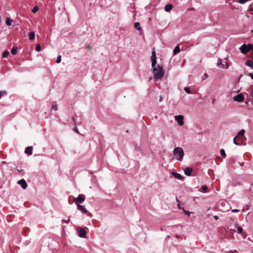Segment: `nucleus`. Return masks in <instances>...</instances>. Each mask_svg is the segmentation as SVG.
Segmentation results:
<instances>
[{"label":"nucleus","mask_w":253,"mask_h":253,"mask_svg":"<svg viewBox=\"0 0 253 253\" xmlns=\"http://www.w3.org/2000/svg\"><path fill=\"white\" fill-rule=\"evenodd\" d=\"M173 155L175 159L179 161H182L184 153L182 148L178 147L174 149Z\"/></svg>","instance_id":"nucleus-1"},{"label":"nucleus","mask_w":253,"mask_h":253,"mask_svg":"<svg viewBox=\"0 0 253 253\" xmlns=\"http://www.w3.org/2000/svg\"><path fill=\"white\" fill-rule=\"evenodd\" d=\"M154 78L155 79H161L164 75V71L162 67L158 65L156 68L153 69Z\"/></svg>","instance_id":"nucleus-2"},{"label":"nucleus","mask_w":253,"mask_h":253,"mask_svg":"<svg viewBox=\"0 0 253 253\" xmlns=\"http://www.w3.org/2000/svg\"><path fill=\"white\" fill-rule=\"evenodd\" d=\"M253 45L251 44H243L240 48L241 52L243 54H246L248 51L251 50Z\"/></svg>","instance_id":"nucleus-3"},{"label":"nucleus","mask_w":253,"mask_h":253,"mask_svg":"<svg viewBox=\"0 0 253 253\" xmlns=\"http://www.w3.org/2000/svg\"><path fill=\"white\" fill-rule=\"evenodd\" d=\"M85 200V196L83 194H80L78 197L74 199V202L76 205L83 203Z\"/></svg>","instance_id":"nucleus-4"},{"label":"nucleus","mask_w":253,"mask_h":253,"mask_svg":"<svg viewBox=\"0 0 253 253\" xmlns=\"http://www.w3.org/2000/svg\"><path fill=\"white\" fill-rule=\"evenodd\" d=\"M244 97L243 94L242 93L238 94L237 95H236V96H235L233 97V100L235 101H237L238 102H242L244 100Z\"/></svg>","instance_id":"nucleus-5"},{"label":"nucleus","mask_w":253,"mask_h":253,"mask_svg":"<svg viewBox=\"0 0 253 253\" xmlns=\"http://www.w3.org/2000/svg\"><path fill=\"white\" fill-rule=\"evenodd\" d=\"M79 235L81 238H85L86 237V231L84 228L79 227L78 228Z\"/></svg>","instance_id":"nucleus-6"},{"label":"nucleus","mask_w":253,"mask_h":253,"mask_svg":"<svg viewBox=\"0 0 253 253\" xmlns=\"http://www.w3.org/2000/svg\"><path fill=\"white\" fill-rule=\"evenodd\" d=\"M175 120L177 121L179 126H182L184 124L183 121V116L181 115H178L175 116Z\"/></svg>","instance_id":"nucleus-7"},{"label":"nucleus","mask_w":253,"mask_h":253,"mask_svg":"<svg viewBox=\"0 0 253 253\" xmlns=\"http://www.w3.org/2000/svg\"><path fill=\"white\" fill-rule=\"evenodd\" d=\"M17 183L18 184L20 185V186L23 189H25L27 187V184L26 181L23 179L19 180Z\"/></svg>","instance_id":"nucleus-8"},{"label":"nucleus","mask_w":253,"mask_h":253,"mask_svg":"<svg viewBox=\"0 0 253 253\" xmlns=\"http://www.w3.org/2000/svg\"><path fill=\"white\" fill-rule=\"evenodd\" d=\"M78 209L80 211L83 213H86L87 212V210L85 209L84 206L81 205L80 204H78L77 205Z\"/></svg>","instance_id":"nucleus-9"},{"label":"nucleus","mask_w":253,"mask_h":253,"mask_svg":"<svg viewBox=\"0 0 253 253\" xmlns=\"http://www.w3.org/2000/svg\"><path fill=\"white\" fill-rule=\"evenodd\" d=\"M193 169L192 168L187 167L184 169V174L187 176H190L192 174Z\"/></svg>","instance_id":"nucleus-10"},{"label":"nucleus","mask_w":253,"mask_h":253,"mask_svg":"<svg viewBox=\"0 0 253 253\" xmlns=\"http://www.w3.org/2000/svg\"><path fill=\"white\" fill-rule=\"evenodd\" d=\"M172 175L175 178L179 180H183L184 179V177L183 176H182L180 174L172 172Z\"/></svg>","instance_id":"nucleus-11"},{"label":"nucleus","mask_w":253,"mask_h":253,"mask_svg":"<svg viewBox=\"0 0 253 253\" xmlns=\"http://www.w3.org/2000/svg\"><path fill=\"white\" fill-rule=\"evenodd\" d=\"M32 150H33V147L29 146V147H26L25 148V153L26 154H28L29 155H32Z\"/></svg>","instance_id":"nucleus-12"},{"label":"nucleus","mask_w":253,"mask_h":253,"mask_svg":"<svg viewBox=\"0 0 253 253\" xmlns=\"http://www.w3.org/2000/svg\"><path fill=\"white\" fill-rule=\"evenodd\" d=\"M245 65L253 69V61H251V60H247L245 63Z\"/></svg>","instance_id":"nucleus-13"},{"label":"nucleus","mask_w":253,"mask_h":253,"mask_svg":"<svg viewBox=\"0 0 253 253\" xmlns=\"http://www.w3.org/2000/svg\"><path fill=\"white\" fill-rule=\"evenodd\" d=\"M234 226L236 228H237L238 233H242L243 229L241 226H239L237 224H235Z\"/></svg>","instance_id":"nucleus-14"},{"label":"nucleus","mask_w":253,"mask_h":253,"mask_svg":"<svg viewBox=\"0 0 253 253\" xmlns=\"http://www.w3.org/2000/svg\"><path fill=\"white\" fill-rule=\"evenodd\" d=\"M180 47H179V45H177L175 46V47L173 49V54L175 55V54L179 53L180 52Z\"/></svg>","instance_id":"nucleus-15"},{"label":"nucleus","mask_w":253,"mask_h":253,"mask_svg":"<svg viewBox=\"0 0 253 253\" xmlns=\"http://www.w3.org/2000/svg\"><path fill=\"white\" fill-rule=\"evenodd\" d=\"M172 8V6L171 4H168L165 7V10L166 11H170Z\"/></svg>","instance_id":"nucleus-16"},{"label":"nucleus","mask_w":253,"mask_h":253,"mask_svg":"<svg viewBox=\"0 0 253 253\" xmlns=\"http://www.w3.org/2000/svg\"><path fill=\"white\" fill-rule=\"evenodd\" d=\"M134 26L136 30H137L138 31L141 30V28L140 27V24L139 22H137L134 23Z\"/></svg>","instance_id":"nucleus-17"},{"label":"nucleus","mask_w":253,"mask_h":253,"mask_svg":"<svg viewBox=\"0 0 253 253\" xmlns=\"http://www.w3.org/2000/svg\"><path fill=\"white\" fill-rule=\"evenodd\" d=\"M12 22H13V20L12 19H11L10 18H9V17L6 18L5 23L7 26H10L11 25Z\"/></svg>","instance_id":"nucleus-18"},{"label":"nucleus","mask_w":253,"mask_h":253,"mask_svg":"<svg viewBox=\"0 0 253 253\" xmlns=\"http://www.w3.org/2000/svg\"><path fill=\"white\" fill-rule=\"evenodd\" d=\"M17 47L16 46H13L11 50V53L13 55H15L16 54L17 52Z\"/></svg>","instance_id":"nucleus-19"},{"label":"nucleus","mask_w":253,"mask_h":253,"mask_svg":"<svg viewBox=\"0 0 253 253\" xmlns=\"http://www.w3.org/2000/svg\"><path fill=\"white\" fill-rule=\"evenodd\" d=\"M29 36L30 40H33L34 39L35 37V33L33 32H30L29 33Z\"/></svg>","instance_id":"nucleus-20"},{"label":"nucleus","mask_w":253,"mask_h":253,"mask_svg":"<svg viewBox=\"0 0 253 253\" xmlns=\"http://www.w3.org/2000/svg\"><path fill=\"white\" fill-rule=\"evenodd\" d=\"M152 61V68L154 69V68H156V63H157V60L156 59H151Z\"/></svg>","instance_id":"nucleus-21"},{"label":"nucleus","mask_w":253,"mask_h":253,"mask_svg":"<svg viewBox=\"0 0 253 253\" xmlns=\"http://www.w3.org/2000/svg\"><path fill=\"white\" fill-rule=\"evenodd\" d=\"M245 132V131L244 129H242L241 130H240L239 132L238 133V135L236 136V137H238L239 136H242V135H243L244 134Z\"/></svg>","instance_id":"nucleus-22"},{"label":"nucleus","mask_w":253,"mask_h":253,"mask_svg":"<svg viewBox=\"0 0 253 253\" xmlns=\"http://www.w3.org/2000/svg\"><path fill=\"white\" fill-rule=\"evenodd\" d=\"M220 153L221 156L223 158H226V153L225 152V151L223 149H220Z\"/></svg>","instance_id":"nucleus-23"},{"label":"nucleus","mask_w":253,"mask_h":253,"mask_svg":"<svg viewBox=\"0 0 253 253\" xmlns=\"http://www.w3.org/2000/svg\"><path fill=\"white\" fill-rule=\"evenodd\" d=\"M39 10V7L37 6H35L32 9V12L34 13H36Z\"/></svg>","instance_id":"nucleus-24"},{"label":"nucleus","mask_w":253,"mask_h":253,"mask_svg":"<svg viewBox=\"0 0 253 253\" xmlns=\"http://www.w3.org/2000/svg\"><path fill=\"white\" fill-rule=\"evenodd\" d=\"M151 59H156V56L155 51H153L152 52V55L151 57Z\"/></svg>","instance_id":"nucleus-25"},{"label":"nucleus","mask_w":253,"mask_h":253,"mask_svg":"<svg viewBox=\"0 0 253 253\" xmlns=\"http://www.w3.org/2000/svg\"><path fill=\"white\" fill-rule=\"evenodd\" d=\"M52 110H53L54 111L57 110V105L56 103H53L51 107Z\"/></svg>","instance_id":"nucleus-26"},{"label":"nucleus","mask_w":253,"mask_h":253,"mask_svg":"<svg viewBox=\"0 0 253 253\" xmlns=\"http://www.w3.org/2000/svg\"><path fill=\"white\" fill-rule=\"evenodd\" d=\"M184 90L187 93L189 94L191 93L190 89L188 87H185Z\"/></svg>","instance_id":"nucleus-27"},{"label":"nucleus","mask_w":253,"mask_h":253,"mask_svg":"<svg viewBox=\"0 0 253 253\" xmlns=\"http://www.w3.org/2000/svg\"><path fill=\"white\" fill-rule=\"evenodd\" d=\"M41 49V47L40 44H37L36 46V50L37 51H40Z\"/></svg>","instance_id":"nucleus-28"},{"label":"nucleus","mask_w":253,"mask_h":253,"mask_svg":"<svg viewBox=\"0 0 253 253\" xmlns=\"http://www.w3.org/2000/svg\"><path fill=\"white\" fill-rule=\"evenodd\" d=\"M9 54V52L8 51H4L2 54L3 57H6Z\"/></svg>","instance_id":"nucleus-29"},{"label":"nucleus","mask_w":253,"mask_h":253,"mask_svg":"<svg viewBox=\"0 0 253 253\" xmlns=\"http://www.w3.org/2000/svg\"><path fill=\"white\" fill-rule=\"evenodd\" d=\"M61 61V56L58 55L56 59V62L57 63H60Z\"/></svg>","instance_id":"nucleus-30"},{"label":"nucleus","mask_w":253,"mask_h":253,"mask_svg":"<svg viewBox=\"0 0 253 253\" xmlns=\"http://www.w3.org/2000/svg\"><path fill=\"white\" fill-rule=\"evenodd\" d=\"M237 137L236 136L234 138V139H233V143L235 145H240V144L239 143H238L237 141H236V139Z\"/></svg>","instance_id":"nucleus-31"},{"label":"nucleus","mask_w":253,"mask_h":253,"mask_svg":"<svg viewBox=\"0 0 253 253\" xmlns=\"http://www.w3.org/2000/svg\"><path fill=\"white\" fill-rule=\"evenodd\" d=\"M74 130L77 132V133L78 134H80V132L79 131V130H78V127H77V126H76L74 128Z\"/></svg>","instance_id":"nucleus-32"},{"label":"nucleus","mask_w":253,"mask_h":253,"mask_svg":"<svg viewBox=\"0 0 253 253\" xmlns=\"http://www.w3.org/2000/svg\"><path fill=\"white\" fill-rule=\"evenodd\" d=\"M69 221H70L69 218H68L67 220H64V219L62 220V222H65L66 223H68L69 222Z\"/></svg>","instance_id":"nucleus-33"},{"label":"nucleus","mask_w":253,"mask_h":253,"mask_svg":"<svg viewBox=\"0 0 253 253\" xmlns=\"http://www.w3.org/2000/svg\"><path fill=\"white\" fill-rule=\"evenodd\" d=\"M249 76L251 78V79L253 80V72L252 73H250L249 74Z\"/></svg>","instance_id":"nucleus-34"},{"label":"nucleus","mask_w":253,"mask_h":253,"mask_svg":"<svg viewBox=\"0 0 253 253\" xmlns=\"http://www.w3.org/2000/svg\"><path fill=\"white\" fill-rule=\"evenodd\" d=\"M183 211L187 214H188V215H190L191 212L190 211H185L184 210H183Z\"/></svg>","instance_id":"nucleus-35"},{"label":"nucleus","mask_w":253,"mask_h":253,"mask_svg":"<svg viewBox=\"0 0 253 253\" xmlns=\"http://www.w3.org/2000/svg\"><path fill=\"white\" fill-rule=\"evenodd\" d=\"M238 211H239V210H237V209H234V210H232V212H238Z\"/></svg>","instance_id":"nucleus-36"},{"label":"nucleus","mask_w":253,"mask_h":253,"mask_svg":"<svg viewBox=\"0 0 253 253\" xmlns=\"http://www.w3.org/2000/svg\"><path fill=\"white\" fill-rule=\"evenodd\" d=\"M203 77H204V78H203V80H205V79H207V78H208V75H207V74L205 73V74L204 75Z\"/></svg>","instance_id":"nucleus-37"},{"label":"nucleus","mask_w":253,"mask_h":253,"mask_svg":"<svg viewBox=\"0 0 253 253\" xmlns=\"http://www.w3.org/2000/svg\"><path fill=\"white\" fill-rule=\"evenodd\" d=\"M213 217L215 220H218L219 219V217L217 215H214Z\"/></svg>","instance_id":"nucleus-38"},{"label":"nucleus","mask_w":253,"mask_h":253,"mask_svg":"<svg viewBox=\"0 0 253 253\" xmlns=\"http://www.w3.org/2000/svg\"><path fill=\"white\" fill-rule=\"evenodd\" d=\"M163 99V98L162 96H161L159 98V101L161 102L162 101Z\"/></svg>","instance_id":"nucleus-39"},{"label":"nucleus","mask_w":253,"mask_h":253,"mask_svg":"<svg viewBox=\"0 0 253 253\" xmlns=\"http://www.w3.org/2000/svg\"><path fill=\"white\" fill-rule=\"evenodd\" d=\"M202 188L203 189H206L207 188V187L206 186V185H204L202 186Z\"/></svg>","instance_id":"nucleus-40"},{"label":"nucleus","mask_w":253,"mask_h":253,"mask_svg":"<svg viewBox=\"0 0 253 253\" xmlns=\"http://www.w3.org/2000/svg\"><path fill=\"white\" fill-rule=\"evenodd\" d=\"M175 237L177 238H178L179 237V236L178 235H175Z\"/></svg>","instance_id":"nucleus-41"},{"label":"nucleus","mask_w":253,"mask_h":253,"mask_svg":"<svg viewBox=\"0 0 253 253\" xmlns=\"http://www.w3.org/2000/svg\"><path fill=\"white\" fill-rule=\"evenodd\" d=\"M249 208H250V207H249V206H247V210H249Z\"/></svg>","instance_id":"nucleus-42"},{"label":"nucleus","mask_w":253,"mask_h":253,"mask_svg":"<svg viewBox=\"0 0 253 253\" xmlns=\"http://www.w3.org/2000/svg\"><path fill=\"white\" fill-rule=\"evenodd\" d=\"M18 170L19 172H21V171H22L23 170V169H21V170H18Z\"/></svg>","instance_id":"nucleus-43"},{"label":"nucleus","mask_w":253,"mask_h":253,"mask_svg":"<svg viewBox=\"0 0 253 253\" xmlns=\"http://www.w3.org/2000/svg\"><path fill=\"white\" fill-rule=\"evenodd\" d=\"M176 200L177 202H179V201L177 199V198H176Z\"/></svg>","instance_id":"nucleus-44"},{"label":"nucleus","mask_w":253,"mask_h":253,"mask_svg":"<svg viewBox=\"0 0 253 253\" xmlns=\"http://www.w3.org/2000/svg\"><path fill=\"white\" fill-rule=\"evenodd\" d=\"M178 207L179 209H181V208L180 207V206H179V204H178Z\"/></svg>","instance_id":"nucleus-45"},{"label":"nucleus","mask_w":253,"mask_h":253,"mask_svg":"<svg viewBox=\"0 0 253 253\" xmlns=\"http://www.w3.org/2000/svg\"><path fill=\"white\" fill-rule=\"evenodd\" d=\"M251 50H252V52L253 53V47H252Z\"/></svg>","instance_id":"nucleus-46"},{"label":"nucleus","mask_w":253,"mask_h":253,"mask_svg":"<svg viewBox=\"0 0 253 253\" xmlns=\"http://www.w3.org/2000/svg\"><path fill=\"white\" fill-rule=\"evenodd\" d=\"M73 120L74 122H75V120L74 118H73Z\"/></svg>","instance_id":"nucleus-47"}]
</instances>
